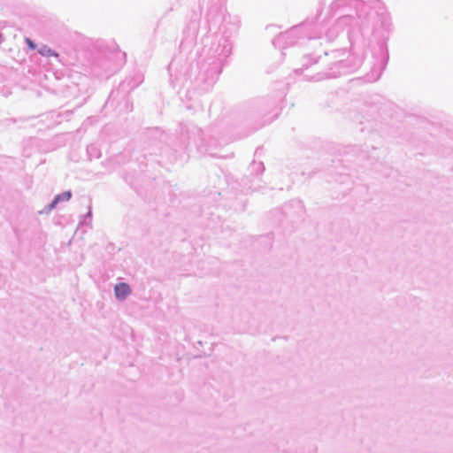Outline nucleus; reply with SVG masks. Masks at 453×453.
I'll use <instances>...</instances> for the list:
<instances>
[{"instance_id": "7ed1b4c3", "label": "nucleus", "mask_w": 453, "mask_h": 453, "mask_svg": "<svg viewBox=\"0 0 453 453\" xmlns=\"http://www.w3.org/2000/svg\"><path fill=\"white\" fill-rule=\"evenodd\" d=\"M71 198V193L70 192H65L62 195L58 196L53 203L52 206H54L59 200H69Z\"/></svg>"}, {"instance_id": "f257e3e1", "label": "nucleus", "mask_w": 453, "mask_h": 453, "mask_svg": "<svg viewBox=\"0 0 453 453\" xmlns=\"http://www.w3.org/2000/svg\"><path fill=\"white\" fill-rule=\"evenodd\" d=\"M115 296L119 300L126 299L131 293V289L127 283H119L115 286Z\"/></svg>"}, {"instance_id": "f03ea898", "label": "nucleus", "mask_w": 453, "mask_h": 453, "mask_svg": "<svg viewBox=\"0 0 453 453\" xmlns=\"http://www.w3.org/2000/svg\"><path fill=\"white\" fill-rule=\"evenodd\" d=\"M39 53L45 57H50V56L58 57V54L57 52H55L54 50H52L50 48H49L47 46L42 47L39 50Z\"/></svg>"}, {"instance_id": "20e7f679", "label": "nucleus", "mask_w": 453, "mask_h": 453, "mask_svg": "<svg viewBox=\"0 0 453 453\" xmlns=\"http://www.w3.org/2000/svg\"><path fill=\"white\" fill-rule=\"evenodd\" d=\"M26 42L31 50L35 49V44L29 38H26Z\"/></svg>"}]
</instances>
